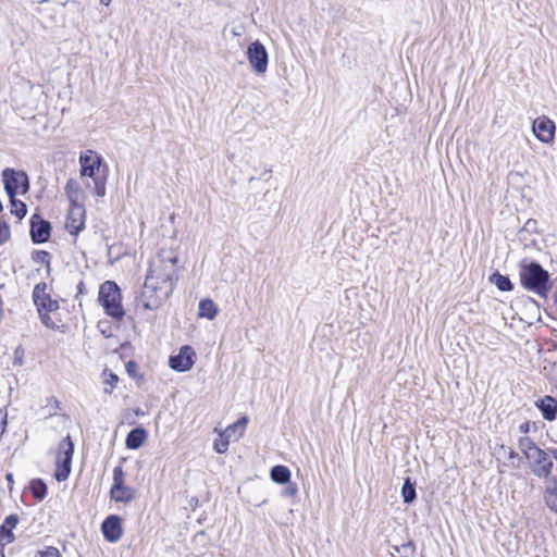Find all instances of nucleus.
<instances>
[{
  "label": "nucleus",
  "mask_w": 557,
  "mask_h": 557,
  "mask_svg": "<svg viewBox=\"0 0 557 557\" xmlns=\"http://www.w3.org/2000/svg\"><path fill=\"white\" fill-rule=\"evenodd\" d=\"M546 453H548V456L552 455L555 460L557 461V449L556 448H547V450H545Z\"/></svg>",
  "instance_id": "nucleus-45"
},
{
  "label": "nucleus",
  "mask_w": 557,
  "mask_h": 557,
  "mask_svg": "<svg viewBox=\"0 0 557 557\" xmlns=\"http://www.w3.org/2000/svg\"><path fill=\"white\" fill-rule=\"evenodd\" d=\"M171 294L170 286H160L156 281L146 278L143 290L137 298V304L145 310H157Z\"/></svg>",
  "instance_id": "nucleus-5"
},
{
  "label": "nucleus",
  "mask_w": 557,
  "mask_h": 557,
  "mask_svg": "<svg viewBox=\"0 0 557 557\" xmlns=\"http://www.w3.org/2000/svg\"><path fill=\"white\" fill-rule=\"evenodd\" d=\"M10 236L9 226L5 222L0 221V245H2Z\"/></svg>",
  "instance_id": "nucleus-35"
},
{
  "label": "nucleus",
  "mask_w": 557,
  "mask_h": 557,
  "mask_svg": "<svg viewBox=\"0 0 557 557\" xmlns=\"http://www.w3.org/2000/svg\"><path fill=\"white\" fill-rule=\"evenodd\" d=\"M3 548H4V547H1V546H0V557H5V555H4V553H3Z\"/></svg>",
  "instance_id": "nucleus-50"
},
{
  "label": "nucleus",
  "mask_w": 557,
  "mask_h": 557,
  "mask_svg": "<svg viewBox=\"0 0 557 557\" xmlns=\"http://www.w3.org/2000/svg\"><path fill=\"white\" fill-rule=\"evenodd\" d=\"M81 175L94 181V193L103 197L106 195V175H100L102 157L94 150H87L79 156Z\"/></svg>",
  "instance_id": "nucleus-3"
},
{
  "label": "nucleus",
  "mask_w": 557,
  "mask_h": 557,
  "mask_svg": "<svg viewBox=\"0 0 557 557\" xmlns=\"http://www.w3.org/2000/svg\"><path fill=\"white\" fill-rule=\"evenodd\" d=\"M16 195L9 196L11 213L14 214L18 220L23 219L27 213V207L25 202L16 199Z\"/></svg>",
  "instance_id": "nucleus-27"
},
{
  "label": "nucleus",
  "mask_w": 557,
  "mask_h": 557,
  "mask_svg": "<svg viewBox=\"0 0 557 557\" xmlns=\"http://www.w3.org/2000/svg\"><path fill=\"white\" fill-rule=\"evenodd\" d=\"M270 476L275 483L286 484L290 480V471L285 466L276 465L271 469Z\"/></svg>",
  "instance_id": "nucleus-24"
},
{
  "label": "nucleus",
  "mask_w": 557,
  "mask_h": 557,
  "mask_svg": "<svg viewBox=\"0 0 557 557\" xmlns=\"http://www.w3.org/2000/svg\"><path fill=\"white\" fill-rule=\"evenodd\" d=\"M99 302L106 313L120 321L125 312L121 304V292L117 284L113 281H106L99 289Z\"/></svg>",
  "instance_id": "nucleus-4"
},
{
  "label": "nucleus",
  "mask_w": 557,
  "mask_h": 557,
  "mask_svg": "<svg viewBox=\"0 0 557 557\" xmlns=\"http://www.w3.org/2000/svg\"><path fill=\"white\" fill-rule=\"evenodd\" d=\"M7 480H8L9 482H12V481H13V474H12V473H8V474H7Z\"/></svg>",
  "instance_id": "nucleus-48"
},
{
  "label": "nucleus",
  "mask_w": 557,
  "mask_h": 557,
  "mask_svg": "<svg viewBox=\"0 0 557 557\" xmlns=\"http://www.w3.org/2000/svg\"><path fill=\"white\" fill-rule=\"evenodd\" d=\"M51 233L50 222L34 214L30 219V237L35 244H44L49 240Z\"/></svg>",
  "instance_id": "nucleus-13"
},
{
  "label": "nucleus",
  "mask_w": 557,
  "mask_h": 557,
  "mask_svg": "<svg viewBox=\"0 0 557 557\" xmlns=\"http://www.w3.org/2000/svg\"><path fill=\"white\" fill-rule=\"evenodd\" d=\"M86 293V287H85V283L83 281H81L78 284H77V294L78 295H82V294H85Z\"/></svg>",
  "instance_id": "nucleus-43"
},
{
  "label": "nucleus",
  "mask_w": 557,
  "mask_h": 557,
  "mask_svg": "<svg viewBox=\"0 0 557 557\" xmlns=\"http://www.w3.org/2000/svg\"><path fill=\"white\" fill-rule=\"evenodd\" d=\"M519 431L523 434H527L530 432V422H523L519 425Z\"/></svg>",
  "instance_id": "nucleus-41"
},
{
  "label": "nucleus",
  "mask_w": 557,
  "mask_h": 557,
  "mask_svg": "<svg viewBox=\"0 0 557 557\" xmlns=\"http://www.w3.org/2000/svg\"><path fill=\"white\" fill-rule=\"evenodd\" d=\"M48 405L53 406L55 409H59V401L54 397L48 398Z\"/></svg>",
  "instance_id": "nucleus-44"
},
{
  "label": "nucleus",
  "mask_w": 557,
  "mask_h": 557,
  "mask_svg": "<svg viewBox=\"0 0 557 557\" xmlns=\"http://www.w3.org/2000/svg\"><path fill=\"white\" fill-rule=\"evenodd\" d=\"M392 548L395 553L399 554V545H394Z\"/></svg>",
  "instance_id": "nucleus-49"
},
{
  "label": "nucleus",
  "mask_w": 557,
  "mask_h": 557,
  "mask_svg": "<svg viewBox=\"0 0 557 557\" xmlns=\"http://www.w3.org/2000/svg\"><path fill=\"white\" fill-rule=\"evenodd\" d=\"M518 447L528 459V455H532L533 450L540 448L528 436H522L518 440Z\"/></svg>",
  "instance_id": "nucleus-29"
},
{
  "label": "nucleus",
  "mask_w": 557,
  "mask_h": 557,
  "mask_svg": "<svg viewBox=\"0 0 557 557\" xmlns=\"http://www.w3.org/2000/svg\"><path fill=\"white\" fill-rule=\"evenodd\" d=\"M35 557H60V552L57 547L47 546L42 550H38Z\"/></svg>",
  "instance_id": "nucleus-33"
},
{
  "label": "nucleus",
  "mask_w": 557,
  "mask_h": 557,
  "mask_svg": "<svg viewBox=\"0 0 557 557\" xmlns=\"http://www.w3.org/2000/svg\"><path fill=\"white\" fill-rule=\"evenodd\" d=\"M38 313H39V315L41 318L42 323L45 325L49 326L50 325V320H51L50 317H49L50 312L44 311V312H38Z\"/></svg>",
  "instance_id": "nucleus-40"
},
{
  "label": "nucleus",
  "mask_w": 557,
  "mask_h": 557,
  "mask_svg": "<svg viewBox=\"0 0 557 557\" xmlns=\"http://www.w3.org/2000/svg\"><path fill=\"white\" fill-rule=\"evenodd\" d=\"M147 438V432L144 428H135L126 436L125 445L128 449H138Z\"/></svg>",
  "instance_id": "nucleus-21"
},
{
  "label": "nucleus",
  "mask_w": 557,
  "mask_h": 557,
  "mask_svg": "<svg viewBox=\"0 0 557 557\" xmlns=\"http://www.w3.org/2000/svg\"><path fill=\"white\" fill-rule=\"evenodd\" d=\"M520 283L523 288L540 297H547L552 284L549 273L537 262H522L520 264Z\"/></svg>",
  "instance_id": "nucleus-1"
},
{
  "label": "nucleus",
  "mask_w": 557,
  "mask_h": 557,
  "mask_svg": "<svg viewBox=\"0 0 557 557\" xmlns=\"http://www.w3.org/2000/svg\"><path fill=\"white\" fill-rule=\"evenodd\" d=\"M232 438H227L226 436H224V433L221 434V437L219 440H216L213 444V448L216 453L219 454H223L227 450L228 448V445H230V441Z\"/></svg>",
  "instance_id": "nucleus-32"
},
{
  "label": "nucleus",
  "mask_w": 557,
  "mask_h": 557,
  "mask_svg": "<svg viewBox=\"0 0 557 557\" xmlns=\"http://www.w3.org/2000/svg\"><path fill=\"white\" fill-rule=\"evenodd\" d=\"M117 381H119V377L116 374L109 373L107 379L104 380V384L108 385L109 387H107V386L104 387V393L111 394L113 388L115 387Z\"/></svg>",
  "instance_id": "nucleus-34"
},
{
  "label": "nucleus",
  "mask_w": 557,
  "mask_h": 557,
  "mask_svg": "<svg viewBox=\"0 0 557 557\" xmlns=\"http://www.w3.org/2000/svg\"><path fill=\"white\" fill-rule=\"evenodd\" d=\"M101 531L108 542H117L123 535L121 518L115 515L107 517L101 523Z\"/></svg>",
  "instance_id": "nucleus-14"
},
{
  "label": "nucleus",
  "mask_w": 557,
  "mask_h": 557,
  "mask_svg": "<svg viewBox=\"0 0 557 557\" xmlns=\"http://www.w3.org/2000/svg\"><path fill=\"white\" fill-rule=\"evenodd\" d=\"M401 496L405 504H411L417 498L416 483L407 478L401 487Z\"/></svg>",
  "instance_id": "nucleus-26"
},
{
  "label": "nucleus",
  "mask_w": 557,
  "mask_h": 557,
  "mask_svg": "<svg viewBox=\"0 0 557 557\" xmlns=\"http://www.w3.org/2000/svg\"><path fill=\"white\" fill-rule=\"evenodd\" d=\"M65 227L72 235H77L85 227V210L83 206L71 207Z\"/></svg>",
  "instance_id": "nucleus-16"
},
{
  "label": "nucleus",
  "mask_w": 557,
  "mask_h": 557,
  "mask_svg": "<svg viewBox=\"0 0 557 557\" xmlns=\"http://www.w3.org/2000/svg\"><path fill=\"white\" fill-rule=\"evenodd\" d=\"M7 410L5 409H0V436L3 435V433L5 432V428H7Z\"/></svg>",
  "instance_id": "nucleus-36"
},
{
  "label": "nucleus",
  "mask_w": 557,
  "mask_h": 557,
  "mask_svg": "<svg viewBox=\"0 0 557 557\" xmlns=\"http://www.w3.org/2000/svg\"><path fill=\"white\" fill-rule=\"evenodd\" d=\"M196 360V352L189 345L180 348L177 355H173L169 359V366L176 372H186L190 370Z\"/></svg>",
  "instance_id": "nucleus-10"
},
{
  "label": "nucleus",
  "mask_w": 557,
  "mask_h": 557,
  "mask_svg": "<svg viewBox=\"0 0 557 557\" xmlns=\"http://www.w3.org/2000/svg\"><path fill=\"white\" fill-rule=\"evenodd\" d=\"M247 424L248 418L246 416L239 418L236 422L224 430V436L232 438L233 441L238 440L244 435Z\"/></svg>",
  "instance_id": "nucleus-22"
},
{
  "label": "nucleus",
  "mask_w": 557,
  "mask_h": 557,
  "mask_svg": "<svg viewBox=\"0 0 557 557\" xmlns=\"http://www.w3.org/2000/svg\"><path fill=\"white\" fill-rule=\"evenodd\" d=\"M146 278L156 281L160 286H170L171 293H173L177 281V258L164 253L158 255L150 262Z\"/></svg>",
  "instance_id": "nucleus-2"
},
{
  "label": "nucleus",
  "mask_w": 557,
  "mask_h": 557,
  "mask_svg": "<svg viewBox=\"0 0 557 557\" xmlns=\"http://www.w3.org/2000/svg\"><path fill=\"white\" fill-rule=\"evenodd\" d=\"M532 131L540 141L552 144L555 138L556 125L547 116H540L533 121Z\"/></svg>",
  "instance_id": "nucleus-12"
},
{
  "label": "nucleus",
  "mask_w": 557,
  "mask_h": 557,
  "mask_svg": "<svg viewBox=\"0 0 557 557\" xmlns=\"http://www.w3.org/2000/svg\"><path fill=\"white\" fill-rule=\"evenodd\" d=\"M4 189L8 196L16 195L20 188L21 180L26 183V173L7 168L2 172Z\"/></svg>",
  "instance_id": "nucleus-15"
},
{
  "label": "nucleus",
  "mask_w": 557,
  "mask_h": 557,
  "mask_svg": "<svg viewBox=\"0 0 557 557\" xmlns=\"http://www.w3.org/2000/svg\"><path fill=\"white\" fill-rule=\"evenodd\" d=\"M20 188L22 189V193L25 194L28 191V188H29V182H28V176L26 175V183L24 181L21 180V184H20Z\"/></svg>",
  "instance_id": "nucleus-42"
},
{
  "label": "nucleus",
  "mask_w": 557,
  "mask_h": 557,
  "mask_svg": "<svg viewBox=\"0 0 557 557\" xmlns=\"http://www.w3.org/2000/svg\"><path fill=\"white\" fill-rule=\"evenodd\" d=\"M297 492H298V488H297L296 484H292V483H289V484L286 486V488H285V492H284V493H285V495H287V496H295V495L297 494Z\"/></svg>",
  "instance_id": "nucleus-37"
},
{
  "label": "nucleus",
  "mask_w": 557,
  "mask_h": 557,
  "mask_svg": "<svg viewBox=\"0 0 557 557\" xmlns=\"http://www.w3.org/2000/svg\"><path fill=\"white\" fill-rule=\"evenodd\" d=\"M110 496L117 503H129L135 497L134 488L124 484V471L121 466L113 469V484L110 490Z\"/></svg>",
  "instance_id": "nucleus-8"
},
{
  "label": "nucleus",
  "mask_w": 557,
  "mask_h": 557,
  "mask_svg": "<svg viewBox=\"0 0 557 557\" xmlns=\"http://www.w3.org/2000/svg\"><path fill=\"white\" fill-rule=\"evenodd\" d=\"M219 312L216 305L209 298L201 299L198 305V317L213 320Z\"/></svg>",
  "instance_id": "nucleus-23"
},
{
  "label": "nucleus",
  "mask_w": 557,
  "mask_h": 557,
  "mask_svg": "<svg viewBox=\"0 0 557 557\" xmlns=\"http://www.w3.org/2000/svg\"><path fill=\"white\" fill-rule=\"evenodd\" d=\"M137 364L135 361H128L126 363V371L131 376H135Z\"/></svg>",
  "instance_id": "nucleus-38"
},
{
  "label": "nucleus",
  "mask_w": 557,
  "mask_h": 557,
  "mask_svg": "<svg viewBox=\"0 0 557 557\" xmlns=\"http://www.w3.org/2000/svg\"><path fill=\"white\" fill-rule=\"evenodd\" d=\"M536 406L542 412V416L547 421H553L557 417V399L552 396H544L539 401H536Z\"/></svg>",
  "instance_id": "nucleus-19"
},
{
  "label": "nucleus",
  "mask_w": 557,
  "mask_h": 557,
  "mask_svg": "<svg viewBox=\"0 0 557 557\" xmlns=\"http://www.w3.org/2000/svg\"><path fill=\"white\" fill-rule=\"evenodd\" d=\"M32 260L35 263L45 264L48 269L50 268V253L46 250H34L32 252Z\"/></svg>",
  "instance_id": "nucleus-30"
},
{
  "label": "nucleus",
  "mask_w": 557,
  "mask_h": 557,
  "mask_svg": "<svg viewBox=\"0 0 557 557\" xmlns=\"http://www.w3.org/2000/svg\"><path fill=\"white\" fill-rule=\"evenodd\" d=\"M528 459L530 460L531 472L539 479L546 482L556 476L553 474L554 462L544 449L536 448L532 455H528Z\"/></svg>",
  "instance_id": "nucleus-7"
},
{
  "label": "nucleus",
  "mask_w": 557,
  "mask_h": 557,
  "mask_svg": "<svg viewBox=\"0 0 557 557\" xmlns=\"http://www.w3.org/2000/svg\"><path fill=\"white\" fill-rule=\"evenodd\" d=\"M399 555L400 557H414L416 555V546L411 541L403 543L399 545Z\"/></svg>",
  "instance_id": "nucleus-31"
},
{
  "label": "nucleus",
  "mask_w": 557,
  "mask_h": 557,
  "mask_svg": "<svg viewBox=\"0 0 557 557\" xmlns=\"http://www.w3.org/2000/svg\"><path fill=\"white\" fill-rule=\"evenodd\" d=\"M47 484L41 479H34L30 482V491L37 500H42L47 496Z\"/></svg>",
  "instance_id": "nucleus-28"
},
{
  "label": "nucleus",
  "mask_w": 557,
  "mask_h": 557,
  "mask_svg": "<svg viewBox=\"0 0 557 557\" xmlns=\"http://www.w3.org/2000/svg\"><path fill=\"white\" fill-rule=\"evenodd\" d=\"M64 190L71 207L83 206L82 202L84 200V191L76 180H67Z\"/></svg>",
  "instance_id": "nucleus-18"
},
{
  "label": "nucleus",
  "mask_w": 557,
  "mask_h": 557,
  "mask_svg": "<svg viewBox=\"0 0 557 557\" xmlns=\"http://www.w3.org/2000/svg\"><path fill=\"white\" fill-rule=\"evenodd\" d=\"M491 283L495 284L496 287L502 292H510L513 289V285L507 275H503L499 272H494L490 277Z\"/></svg>",
  "instance_id": "nucleus-25"
},
{
  "label": "nucleus",
  "mask_w": 557,
  "mask_h": 557,
  "mask_svg": "<svg viewBox=\"0 0 557 557\" xmlns=\"http://www.w3.org/2000/svg\"><path fill=\"white\" fill-rule=\"evenodd\" d=\"M517 457H518V454L512 448H509L508 459L512 460V459H515Z\"/></svg>",
  "instance_id": "nucleus-46"
},
{
  "label": "nucleus",
  "mask_w": 557,
  "mask_h": 557,
  "mask_svg": "<svg viewBox=\"0 0 557 557\" xmlns=\"http://www.w3.org/2000/svg\"><path fill=\"white\" fill-rule=\"evenodd\" d=\"M48 285L45 282H40L35 285L33 290V301L37 307L38 312H52L59 308L57 300L52 299L47 293Z\"/></svg>",
  "instance_id": "nucleus-11"
},
{
  "label": "nucleus",
  "mask_w": 557,
  "mask_h": 557,
  "mask_svg": "<svg viewBox=\"0 0 557 557\" xmlns=\"http://www.w3.org/2000/svg\"><path fill=\"white\" fill-rule=\"evenodd\" d=\"M22 357H23V352L21 351L20 347L15 349V357H14V364H18V366H22L23 363V360H22Z\"/></svg>",
  "instance_id": "nucleus-39"
},
{
  "label": "nucleus",
  "mask_w": 557,
  "mask_h": 557,
  "mask_svg": "<svg viewBox=\"0 0 557 557\" xmlns=\"http://www.w3.org/2000/svg\"><path fill=\"white\" fill-rule=\"evenodd\" d=\"M18 517L16 515H9L2 525L0 527V546L4 547L15 540L12 530L17 525Z\"/></svg>",
  "instance_id": "nucleus-17"
},
{
  "label": "nucleus",
  "mask_w": 557,
  "mask_h": 557,
  "mask_svg": "<svg viewBox=\"0 0 557 557\" xmlns=\"http://www.w3.org/2000/svg\"><path fill=\"white\" fill-rule=\"evenodd\" d=\"M247 57L252 70L256 73L262 74L267 71L269 55L265 47L260 41H253L248 46Z\"/></svg>",
  "instance_id": "nucleus-9"
},
{
  "label": "nucleus",
  "mask_w": 557,
  "mask_h": 557,
  "mask_svg": "<svg viewBox=\"0 0 557 557\" xmlns=\"http://www.w3.org/2000/svg\"><path fill=\"white\" fill-rule=\"evenodd\" d=\"M544 499L546 505L557 512V476L545 482Z\"/></svg>",
  "instance_id": "nucleus-20"
},
{
  "label": "nucleus",
  "mask_w": 557,
  "mask_h": 557,
  "mask_svg": "<svg viewBox=\"0 0 557 557\" xmlns=\"http://www.w3.org/2000/svg\"><path fill=\"white\" fill-rule=\"evenodd\" d=\"M74 454V443L70 435L64 437L59 443V448L55 457V472L54 478L58 482L65 481L71 473L72 459Z\"/></svg>",
  "instance_id": "nucleus-6"
},
{
  "label": "nucleus",
  "mask_w": 557,
  "mask_h": 557,
  "mask_svg": "<svg viewBox=\"0 0 557 557\" xmlns=\"http://www.w3.org/2000/svg\"><path fill=\"white\" fill-rule=\"evenodd\" d=\"M101 4L109 5L111 3V0H99Z\"/></svg>",
  "instance_id": "nucleus-47"
}]
</instances>
